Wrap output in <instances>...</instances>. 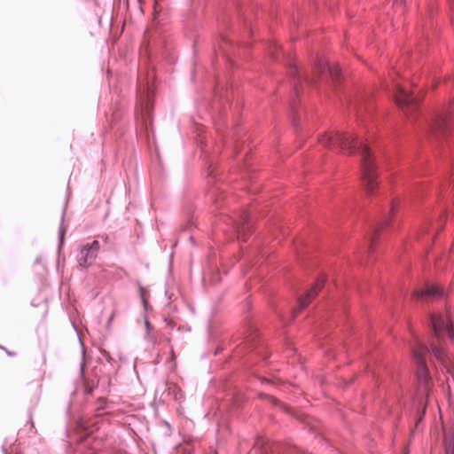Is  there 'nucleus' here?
<instances>
[{
  "mask_svg": "<svg viewBox=\"0 0 454 454\" xmlns=\"http://www.w3.org/2000/svg\"><path fill=\"white\" fill-rule=\"evenodd\" d=\"M363 185L364 192L368 197H376L380 192V186L374 170L364 174Z\"/></svg>",
  "mask_w": 454,
  "mask_h": 454,
  "instance_id": "obj_9",
  "label": "nucleus"
},
{
  "mask_svg": "<svg viewBox=\"0 0 454 454\" xmlns=\"http://www.w3.org/2000/svg\"><path fill=\"white\" fill-rule=\"evenodd\" d=\"M122 114L121 106H115L112 108L111 117L108 120L111 132H114V136H116L117 133H120V137L123 136L122 126L119 123L122 119Z\"/></svg>",
  "mask_w": 454,
  "mask_h": 454,
  "instance_id": "obj_10",
  "label": "nucleus"
},
{
  "mask_svg": "<svg viewBox=\"0 0 454 454\" xmlns=\"http://www.w3.org/2000/svg\"><path fill=\"white\" fill-rule=\"evenodd\" d=\"M239 137H237V140H236V146H239Z\"/></svg>",
  "mask_w": 454,
  "mask_h": 454,
  "instance_id": "obj_36",
  "label": "nucleus"
},
{
  "mask_svg": "<svg viewBox=\"0 0 454 454\" xmlns=\"http://www.w3.org/2000/svg\"><path fill=\"white\" fill-rule=\"evenodd\" d=\"M231 221L235 232L243 242H246L248 237L255 232V216L250 212L244 211L240 214L239 219Z\"/></svg>",
  "mask_w": 454,
  "mask_h": 454,
  "instance_id": "obj_6",
  "label": "nucleus"
},
{
  "mask_svg": "<svg viewBox=\"0 0 454 454\" xmlns=\"http://www.w3.org/2000/svg\"><path fill=\"white\" fill-rule=\"evenodd\" d=\"M413 353H414V356H415V358H416L418 364H419V365H421L423 367H426L427 366L426 362H425L422 355L419 353V351L413 350Z\"/></svg>",
  "mask_w": 454,
  "mask_h": 454,
  "instance_id": "obj_20",
  "label": "nucleus"
},
{
  "mask_svg": "<svg viewBox=\"0 0 454 454\" xmlns=\"http://www.w3.org/2000/svg\"><path fill=\"white\" fill-rule=\"evenodd\" d=\"M145 331H146V333H145V339L151 342V343H154L155 342V338L153 337V335L152 334V331L153 329V325L150 324L149 320L145 317Z\"/></svg>",
  "mask_w": 454,
  "mask_h": 454,
  "instance_id": "obj_17",
  "label": "nucleus"
},
{
  "mask_svg": "<svg viewBox=\"0 0 454 454\" xmlns=\"http://www.w3.org/2000/svg\"><path fill=\"white\" fill-rule=\"evenodd\" d=\"M445 1L449 4L450 8L454 11V0H445Z\"/></svg>",
  "mask_w": 454,
  "mask_h": 454,
  "instance_id": "obj_27",
  "label": "nucleus"
},
{
  "mask_svg": "<svg viewBox=\"0 0 454 454\" xmlns=\"http://www.w3.org/2000/svg\"><path fill=\"white\" fill-rule=\"evenodd\" d=\"M119 360L121 362H125L126 358L122 355H119Z\"/></svg>",
  "mask_w": 454,
  "mask_h": 454,
  "instance_id": "obj_32",
  "label": "nucleus"
},
{
  "mask_svg": "<svg viewBox=\"0 0 454 454\" xmlns=\"http://www.w3.org/2000/svg\"><path fill=\"white\" fill-rule=\"evenodd\" d=\"M450 19H451V23H452V25L454 26V17H452V16H451V18H450Z\"/></svg>",
  "mask_w": 454,
  "mask_h": 454,
  "instance_id": "obj_37",
  "label": "nucleus"
},
{
  "mask_svg": "<svg viewBox=\"0 0 454 454\" xmlns=\"http://www.w3.org/2000/svg\"><path fill=\"white\" fill-rule=\"evenodd\" d=\"M401 454H410V443H405L403 445Z\"/></svg>",
  "mask_w": 454,
  "mask_h": 454,
  "instance_id": "obj_25",
  "label": "nucleus"
},
{
  "mask_svg": "<svg viewBox=\"0 0 454 454\" xmlns=\"http://www.w3.org/2000/svg\"><path fill=\"white\" fill-rule=\"evenodd\" d=\"M219 106H216V110L218 112L219 117L223 120V121H226L227 119V107L231 106V102L230 101L229 96L226 95L224 98L222 95H219ZM212 107L215 108V103H213Z\"/></svg>",
  "mask_w": 454,
  "mask_h": 454,
  "instance_id": "obj_12",
  "label": "nucleus"
},
{
  "mask_svg": "<svg viewBox=\"0 0 454 454\" xmlns=\"http://www.w3.org/2000/svg\"><path fill=\"white\" fill-rule=\"evenodd\" d=\"M191 241L192 242V244H194L193 237H191Z\"/></svg>",
  "mask_w": 454,
  "mask_h": 454,
  "instance_id": "obj_39",
  "label": "nucleus"
},
{
  "mask_svg": "<svg viewBox=\"0 0 454 454\" xmlns=\"http://www.w3.org/2000/svg\"><path fill=\"white\" fill-rule=\"evenodd\" d=\"M64 436H65V441H66V450H67V454H71V452L73 451V445H72V442H73V440H72V435H71V432H70V429H69V426H68V423L66 422L65 423V428H64Z\"/></svg>",
  "mask_w": 454,
  "mask_h": 454,
  "instance_id": "obj_15",
  "label": "nucleus"
},
{
  "mask_svg": "<svg viewBox=\"0 0 454 454\" xmlns=\"http://www.w3.org/2000/svg\"><path fill=\"white\" fill-rule=\"evenodd\" d=\"M437 12V6H434L433 4H430L427 7V12H428V20L425 21V24H423V29L427 28V26H429L430 29H433L434 27V24L433 21V16Z\"/></svg>",
  "mask_w": 454,
  "mask_h": 454,
  "instance_id": "obj_16",
  "label": "nucleus"
},
{
  "mask_svg": "<svg viewBox=\"0 0 454 454\" xmlns=\"http://www.w3.org/2000/svg\"><path fill=\"white\" fill-rule=\"evenodd\" d=\"M0 349L4 350L8 356L12 357V356H16L15 352L8 350L5 347H4L2 345H0Z\"/></svg>",
  "mask_w": 454,
  "mask_h": 454,
  "instance_id": "obj_23",
  "label": "nucleus"
},
{
  "mask_svg": "<svg viewBox=\"0 0 454 454\" xmlns=\"http://www.w3.org/2000/svg\"><path fill=\"white\" fill-rule=\"evenodd\" d=\"M445 454H454V440L450 439L446 442Z\"/></svg>",
  "mask_w": 454,
  "mask_h": 454,
  "instance_id": "obj_19",
  "label": "nucleus"
},
{
  "mask_svg": "<svg viewBox=\"0 0 454 454\" xmlns=\"http://www.w3.org/2000/svg\"><path fill=\"white\" fill-rule=\"evenodd\" d=\"M36 265H42L43 269L45 270V265L43 264V257L41 255L37 256L35 260V266Z\"/></svg>",
  "mask_w": 454,
  "mask_h": 454,
  "instance_id": "obj_22",
  "label": "nucleus"
},
{
  "mask_svg": "<svg viewBox=\"0 0 454 454\" xmlns=\"http://www.w3.org/2000/svg\"><path fill=\"white\" fill-rule=\"evenodd\" d=\"M110 76H112V72L111 71H107V79H109Z\"/></svg>",
  "mask_w": 454,
  "mask_h": 454,
  "instance_id": "obj_35",
  "label": "nucleus"
},
{
  "mask_svg": "<svg viewBox=\"0 0 454 454\" xmlns=\"http://www.w3.org/2000/svg\"><path fill=\"white\" fill-rule=\"evenodd\" d=\"M234 132V135L236 137H239V131L238 130V129H235V130L233 131Z\"/></svg>",
  "mask_w": 454,
  "mask_h": 454,
  "instance_id": "obj_34",
  "label": "nucleus"
},
{
  "mask_svg": "<svg viewBox=\"0 0 454 454\" xmlns=\"http://www.w3.org/2000/svg\"><path fill=\"white\" fill-rule=\"evenodd\" d=\"M218 93H220L219 92V84H218V82H216L215 87V98H218Z\"/></svg>",
  "mask_w": 454,
  "mask_h": 454,
  "instance_id": "obj_28",
  "label": "nucleus"
},
{
  "mask_svg": "<svg viewBox=\"0 0 454 454\" xmlns=\"http://www.w3.org/2000/svg\"><path fill=\"white\" fill-rule=\"evenodd\" d=\"M99 248L100 244L98 239L81 245L77 255L78 265L82 269L91 266L98 257Z\"/></svg>",
  "mask_w": 454,
  "mask_h": 454,
  "instance_id": "obj_7",
  "label": "nucleus"
},
{
  "mask_svg": "<svg viewBox=\"0 0 454 454\" xmlns=\"http://www.w3.org/2000/svg\"><path fill=\"white\" fill-rule=\"evenodd\" d=\"M394 4L400 5L403 9H404L406 5V0H392Z\"/></svg>",
  "mask_w": 454,
  "mask_h": 454,
  "instance_id": "obj_24",
  "label": "nucleus"
},
{
  "mask_svg": "<svg viewBox=\"0 0 454 454\" xmlns=\"http://www.w3.org/2000/svg\"><path fill=\"white\" fill-rule=\"evenodd\" d=\"M98 239H101L104 243H107L108 242V236L107 235H105V234L98 235L97 239L98 240Z\"/></svg>",
  "mask_w": 454,
  "mask_h": 454,
  "instance_id": "obj_26",
  "label": "nucleus"
},
{
  "mask_svg": "<svg viewBox=\"0 0 454 454\" xmlns=\"http://www.w3.org/2000/svg\"><path fill=\"white\" fill-rule=\"evenodd\" d=\"M258 397L260 399H262V400L269 402L270 404H272L275 407H279V408L284 409L286 411V408H285L284 404L279 400H278L276 397H274L271 395L260 392L258 394Z\"/></svg>",
  "mask_w": 454,
  "mask_h": 454,
  "instance_id": "obj_14",
  "label": "nucleus"
},
{
  "mask_svg": "<svg viewBox=\"0 0 454 454\" xmlns=\"http://www.w3.org/2000/svg\"><path fill=\"white\" fill-rule=\"evenodd\" d=\"M270 306L272 307V309L274 312L278 315V317H282L283 312L282 309L278 307L277 303V298L271 297L270 300Z\"/></svg>",
  "mask_w": 454,
  "mask_h": 454,
  "instance_id": "obj_18",
  "label": "nucleus"
},
{
  "mask_svg": "<svg viewBox=\"0 0 454 454\" xmlns=\"http://www.w3.org/2000/svg\"><path fill=\"white\" fill-rule=\"evenodd\" d=\"M74 331L77 333L79 343L82 349V363L80 364V374L74 381V388L71 392V400L67 407V414L70 412L71 405L75 402V396L82 394L84 397L90 395L96 387H100L103 391L108 390L112 384L113 378L117 374L119 364L112 357L110 353L106 350H99L101 356L98 357L91 369V378H87L84 374V368L88 364V358L85 351V345L82 340L76 325L72 323Z\"/></svg>",
  "mask_w": 454,
  "mask_h": 454,
  "instance_id": "obj_3",
  "label": "nucleus"
},
{
  "mask_svg": "<svg viewBox=\"0 0 454 454\" xmlns=\"http://www.w3.org/2000/svg\"><path fill=\"white\" fill-rule=\"evenodd\" d=\"M328 146L342 153H355L364 146V142L356 136L337 133L328 138Z\"/></svg>",
  "mask_w": 454,
  "mask_h": 454,
  "instance_id": "obj_5",
  "label": "nucleus"
},
{
  "mask_svg": "<svg viewBox=\"0 0 454 454\" xmlns=\"http://www.w3.org/2000/svg\"><path fill=\"white\" fill-rule=\"evenodd\" d=\"M250 311L251 305L247 303L243 333L239 335L236 340L231 338L228 347L223 343L218 345V347L213 350V354L214 356H217L226 349L229 352L231 360L239 363L245 369L252 370V373L258 378L262 383L276 384L275 378L262 376L260 374L259 371L254 369V367L257 365L267 366L271 353L261 333L256 319Z\"/></svg>",
  "mask_w": 454,
  "mask_h": 454,
  "instance_id": "obj_2",
  "label": "nucleus"
},
{
  "mask_svg": "<svg viewBox=\"0 0 454 454\" xmlns=\"http://www.w3.org/2000/svg\"><path fill=\"white\" fill-rule=\"evenodd\" d=\"M139 67L136 84V133L143 132L147 138L153 131V112L156 95L157 63L164 60L175 64V54L169 41L168 27L159 17L154 16L146 27L139 50Z\"/></svg>",
  "mask_w": 454,
  "mask_h": 454,
  "instance_id": "obj_1",
  "label": "nucleus"
},
{
  "mask_svg": "<svg viewBox=\"0 0 454 454\" xmlns=\"http://www.w3.org/2000/svg\"><path fill=\"white\" fill-rule=\"evenodd\" d=\"M165 322H166V324H167L168 325H169V326H171V327H173V326H174V324H173V322H172V320H171V319L165 318Z\"/></svg>",
  "mask_w": 454,
  "mask_h": 454,
  "instance_id": "obj_30",
  "label": "nucleus"
},
{
  "mask_svg": "<svg viewBox=\"0 0 454 454\" xmlns=\"http://www.w3.org/2000/svg\"><path fill=\"white\" fill-rule=\"evenodd\" d=\"M294 125L295 129H299V122L295 116L294 117Z\"/></svg>",
  "mask_w": 454,
  "mask_h": 454,
  "instance_id": "obj_29",
  "label": "nucleus"
},
{
  "mask_svg": "<svg viewBox=\"0 0 454 454\" xmlns=\"http://www.w3.org/2000/svg\"><path fill=\"white\" fill-rule=\"evenodd\" d=\"M200 26V20L199 17L189 18L184 22V29L191 36H193Z\"/></svg>",
  "mask_w": 454,
  "mask_h": 454,
  "instance_id": "obj_13",
  "label": "nucleus"
},
{
  "mask_svg": "<svg viewBox=\"0 0 454 454\" xmlns=\"http://www.w3.org/2000/svg\"><path fill=\"white\" fill-rule=\"evenodd\" d=\"M67 204L66 203L61 214V219H60V224L59 228V233H58V255L59 259L61 256V252L65 245V236L67 233V227L64 224L65 221V215H66V210H67Z\"/></svg>",
  "mask_w": 454,
  "mask_h": 454,
  "instance_id": "obj_11",
  "label": "nucleus"
},
{
  "mask_svg": "<svg viewBox=\"0 0 454 454\" xmlns=\"http://www.w3.org/2000/svg\"><path fill=\"white\" fill-rule=\"evenodd\" d=\"M450 338L454 341V328L450 332Z\"/></svg>",
  "mask_w": 454,
  "mask_h": 454,
  "instance_id": "obj_31",
  "label": "nucleus"
},
{
  "mask_svg": "<svg viewBox=\"0 0 454 454\" xmlns=\"http://www.w3.org/2000/svg\"><path fill=\"white\" fill-rule=\"evenodd\" d=\"M144 291H145V288L140 287V294L142 297L143 307H144V309L146 311L148 309L149 303L147 301H145V300L144 299Z\"/></svg>",
  "mask_w": 454,
  "mask_h": 454,
  "instance_id": "obj_21",
  "label": "nucleus"
},
{
  "mask_svg": "<svg viewBox=\"0 0 454 454\" xmlns=\"http://www.w3.org/2000/svg\"><path fill=\"white\" fill-rule=\"evenodd\" d=\"M218 51L223 56L224 60L232 65V55L236 48L235 43L232 39L225 35H220L218 37ZM215 51H217L216 46H215Z\"/></svg>",
  "mask_w": 454,
  "mask_h": 454,
  "instance_id": "obj_8",
  "label": "nucleus"
},
{
  "mask_svg": "<svg viewBox=\"0 0 454 454\" xmlns=\"http://www.w3.org/2000/svg\"><path fill=\"white\" fill-rule=\"evenodd\" d=\"M31 306L35 307V306H36V305H35V302L31 301Z\"/></svg>",
  "mask_w": 454,
  "mask_h": 454,
  "instance_id": "obj_38",
  "label": "nucleus"
},
{
  "mask_svg": "<svg viewBox=\"0 0 454 454\" xmlns=\"http://www.w3.org/2000/svg\"><path fill=\"white\" fill-rule=\"evenodd\" d=\"M39 399H40V396L38 394H36V395L35 397V404H36L38 403Z\"/></svg>",
  "mask_w": 454,
  "mask_h": 454,
  "instance_id": "obj_33",
  "label": "nucleus"
},
{
  "mask_svg": "<svg viewBox=\"0 0 454 454\" xmlns=\"http://www.w3.org/2000/svg\"><path fill=\"white\" fill-rule=\"evenodd\" d=\"M200 151L206 167L207 176L210 179V182L215 183L212 191L213 196H215V203L217 207H222L225 200V195L222 188L217 185V183L222 180L218 160L215 155L211 156L202 145Z\"/></svg>",
  "mask_w": 454,
  "mask_h": 454,
  "instance_id": "obj_4",
  "label": "nucleus"
},
{
  "mask_svg": "<svg viewBox=\"0 0 454 454\" xmlns=\"http://www.w3.org/2000/svg\"><path fill=\"white\" fill-rule=\"evenodd\" d=\"M211 454H217V453L215 451V452H213V453H211Z\"/></svg>",
  "mask_w": 454,
  "mask_h": 454,
  "instance_id": "obj_40",
  "label": "nucleus"
}]
</instances>
